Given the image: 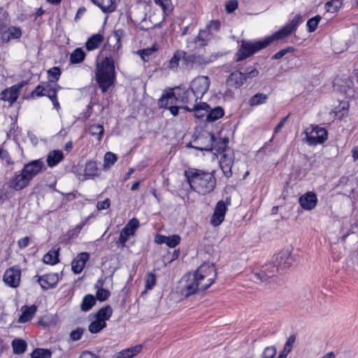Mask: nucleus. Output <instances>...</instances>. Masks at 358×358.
I'll return each instance as SVG.
<instances>
[{"instance_id": "nucleus-1", "label": "nucleus", "mask_w": 358, "mask_h": 358, "mask_svg": "<svg viewBox=\"0 0 358 358\" xmlns=\"http://www.w3.org/2000/svg\"><path fill=\"white\" fill-rule=\"evenodd\" d=\"M217 272L213 264H202L194 273H187L180 280V293L185 298L207 289L215 280Z\"/></svg>"}, {"instance_id": "nucleus-2", "label": "nucleus", "mask_w": 358, "mask_h": 358, "mask_svg": "<svg viewBox=\"0 0 358 358\" xmlns=\"http://www.w3.org/2000/svg\"><path fill=\"white\" fill-rule=\"evenodd\" d=\"M300 15H295L289 24L273 33L271 36L266 37L263 41H258L254 43L248 41H243L236 53V62L245 59L259 50L266 48L275 40H280L287 37L296 30L300 23Z\"/></svg>"}, {"instance_id": "nucleus-3", "label": "nucleus", "mask_w": 358, "mask_h": 358, "mask_svg": "<svg viewBox=\"0 0 358 358\" xmlns=\"http://www.w3.org/2000/svg\"><path fill=\"white\" fill-rule=\"evenodd\" d=\"M123 35L124 31L122 29H117L114 31L113 37L116 43L113 45V54L106 55L103 59L96 64L95 78L103 93L106 92L115 80V69L113 57L115 55L117 54V51L121 48V39Z\"/></svg>"}, {"instance_id": "nucleus-4", "label": "nucleus", "mask_w": 358, "mask_h": 358, "mask_svg": "<svg viewBox=\"0 0 358 358\" xmlns=\"http://www.w3.org/2000/svg\"><path fill=\"white\" fill-rule=\"evenodd\" d=\"M184 174L191 189L200 194L210 193L216 186L214 171L206 172L196 169H189Z\"/></svg>"}, {"instance_id": "nucleus-5", "label": "nucleus", "mask_w": 358, "mask_h": 358, "mask_svg": "<svg viewBox=\"0 0 358 358\" xmlns=\"http://www.w3.org/2000/svg\"><path fill=\"white\" fill-rule=\"evenodd\" d=\"M215 141V136L210 132L203 130L190 142L187 147L199 150L210 151L213 150V143Z\"/></svg>"}, {"instance_id": "nucleus-6", "label": "nucleus", "mask_w": 358, "mask_h": 358, "mask_svg": "<svg viewBox=\"0 0 358 358\" xmlns=\"http://www.w3.org/2000/svg\"><path fill=\"white\" fill-rule=\"evenodd\" d=\"M158 104L160 108H168L170 113L174 116L178 114L180 108L183 109V106L179 105L181 104V103L178 99L177 88L174 92H167L165 95H162L159 99Z\"/></svg>"}, {"instance_id": "nucleus-7", "label": "nucleus", "mask_w": 358, "mask_h": 358, "mask_svg": "<svg viewBox=\"0 0 358 358\" xmlns=\"http://www.w3.org/2000/svg\"><path fill=\"white\" fill-rule=\"evenodd\" d=\"M29 80H25L7 87L0 93V100L8 101L9 106H12L19 98L22 89L29 84Z\"/></svg>"}, {"instance_id": "nucleus-8", "label": "nucleus", "mask_w": 358, "mask_h": 358, "mask_svg": "<svg viewBox=\"0 0 358 358\" xmlns=\"http://www.w3.org/2000/svg\"><path fill=\"white\" fill-rule=\"evenodd\" d=\"M259 75V71L256 69H252L247 73H242L239 71L231 73L227 80L229 86L238 88L242 86L248 78H253Z\"/></svg>"}, {"instance_id": "nucleus-9", "label": "nucleus", "mask_w": 358, "mask_h": 358, "mask_svg": "<svg viewBox=\"0 0 358 358\" xmlns=\"http://www.w3.org/2000/svg\"><path fill=\"white\" fill-rule=\"evenodd\" d=\"M308 130L309 129H306L305 134L306 141L309 145L322 144L327 139V131L323 127L316 126L312 127L310 131Z\"/></svg>"}, {"instance_id": "nucleus-10", "label": "nucleus", "mask_w": 358, "mask_h": 358, "mask_svg": "<svg viewBox=\"0 0 358 358\" xmlns=\"http://www.w3.org/2000/svg\"><path fill=\"white\" fill-rule=\"evenodd\" d=\"M216 57L214 55L209 57L203 55H187L185 59V66L187 69H192L194 68H204L207 64L215 61Z\"/></svg>"}, {"instance_id": "nucleus-11", "label": "nucleus", "mask_w": 358, "mask_h": 358, "mask_svg": "<svg viewBox=\"0 0 358 358\" xmlns=\"http://www.w3.org/2000/svg\"><path fill=\"white\" fill-rule=\"evenodd\" d=\"M355 84L350 77L336 78L334 83L335 90L345 94L347 97L355 95Z\"/></svg>"}, {"instance_id": "nucleus-12", "label": "nucleus", "mask_w": 358, "mask_h": 358, "mask_svg": "<svg viewBox=\"0 0 358 358\" xmlns=\"http://www.w3.org/2000/svg\"><path fill=\"white\" fill-rule=\"evenodd\" d=\"M31 180L21 169L14 173L13 177L9 180L8 185L11 189L15 191H21L30 185Z\"/></svg>"}, {"instance_id": "nucleus-13", "label": "nucleus", "mask_w": 358, "mask_h": 358, "mask_svg": "<svg viewBox=\"0 0 358 358\" xmlns=\"http://www.w3.org/2000/svg\"><path fill=\"white\" fill-rule=\"evenodd\" d=\"M210 79L208 76H198L190 83L189 87L200 99L207 92L210 86Z\"/></svg>"}, {"instance_id": "nucleus-14", "label": "nucleus", "mask_w": 358, "mask_h": 358, "mask_svg": "<svg viewBox=\"0 0 358 358\" xmlns=\"http://www.w3.org/2000/svg\"><path fill=\"white\" fill-rule=\"evenodd\" d=\"M227 204H231V199L229 197L226 199V202L219 201L217 203L210 220V223L214 227L219 226L224 221L225 213L227 210Z\"/></svg>"}, {"instance_id": "nucleus-15", "label": "nucleus", "mask_w": 358, "mask_h": 358, "mask_svg": "<svg viewBox=\"0 0 358 358\" xmlns=\"http://www.w3.org/2000/svg\"><path fill=\"white\" fill-rule=\"evenodd\" d=\"M235 155L232 150H228L221 155L220 159V166L222 169L223 174L227 178L231 177L232 166L234 163Z\"/></svg>"}, {"instance_id": "nucleus-16", "label": "nucleus", "mask_w": 358, "mask_h": 358, "mask_svg": "<svg viewBox=\"0 0 358 358\" xmlns=\"http://www.w3.org/2000/svg\"><path fill=\"white\" fill-rule=\"evenodd\" d=\"M44 166V162L41 159H35L24 164L22 170L31 181L42 171Z\"/></svg>"}, {"instance_id": "nucleus-17", "label": "nucleus", "mask_w": 358, "mask_h": 358, "mask_svg": "<svg viewBox=\"0 0 358 358\" xmlns=\"http://www.w3.org/2000/svg\"><path fill=\"white\" fill-rule=\"evenodd\" d=\"M178 99L180 101L181 104H186V106H192L197 103L199 97L196 94L190 89H184L178 87Z\"/></svg>"}, {"instance_id": "nucleus-18", "label": "nucleus", "mask_w": 358, "mask_h": 358, "mask_svg": "<svg viewBox=\"0 0 358 358\" xmlns=\"http://www.w3.org/2000/svg\"><path fill=\"white\" fill-rule=\"evenodd\" d=\"M279 270L276 264L269 262L264 265L259 272L255 273V277L262 282H266L275 277Z\"/></svg>"}, {"instance_id": "nucleus-19", "label": "nucleus", "mask_w": 358, "mask_h": 358, "mask_svg": "<svg viewBox=\"0 0 358 358\" xmlns=\"http://www.w3.org/2000/svg\"><path fill=\"white\" fill-rule=\"evenodd\" d=\"M218 38V36H215V34L206 27L204 29L199 31V34L194 38V43H198L201 47H203L207 45L211 41Z\"/></svg>"}, {"instance_id": "nucleus-20", "label": "nucleus", "mask_w": 358, "mask_h": 358, "mask_svg": "<svg viewBox=\"0 0 358 358\" xmlns=\"http://www.w3.org/2000/svg\"><path fill=\"white\" fill-rule=\"evenodd\" d=\"M59 281V275L57 273H51L38 276V282H39L41 288L47 290L50 288L54 287Z\"/></svg>"}, {"instance_id": "nucleus-21", "label": "nucleus", "mask_w": 358, "mask_h": 358, "mask_svg": "<svg viewBox=\"0 0 358 358\" xmlns=\"http://www.w3.org/2000/svg\"><path fill=\"white\" fill-rule=\"evenodd\" d=\"M3 281L11 287H17L20 284V271L13 268L6 270L3 275Z\"/></svg>"}, {"instance_id": "nucleus-22", "label": "nucleus", "mask_w": 358, "mask_h": 358, "mask_svg": "<svg viewBox=\"0 0 358 358\" xmlns=\"http://www.w3.org/2000/svg\"><path fill=\"white\" fill-rule=\"evenodd\" d=\"M317 202L316 194L313 192H308L305 194L302 195L299 198V203L301 206L308 210L313 209Z\"/></svg>"}, {"instance_id": "nucleus-23", "label": "nucleus", "mask_w": 358, "mask_h": 358, "mask_svg": "<svg viewBox=\"0 0 358 358\" xmlns=\"http://www.w3.org/2000/svg\"><path fill=\"white\" fill-rule=\"evenodd\" d=\"M276 263L280 270L284 271L289 268L293 263V258L288 250H282L276 256Z\"/></svg>"}, {"instance_id": "nucleus-24", "label": "nucleus", "mask_w": 358, "mask_h": 358, "mask_svg": "<svg viewBox=\"0 0 358 358\" xmlns=\"http://www.w3.org/2000/svg\"><path fill=\"white\" fill-rule=\"evenodd\" d=\"M89 259L90 255L87 252H81L78 254L71 263L72 271L73 273L76 274L80 273Z\"/></svg>"}, {"instance_id": "nucleus-25", "label": "nucleus", "mask_w": 358, "mask_h": 358, "mask_svg": "<svg viewBox=\"0 0 358 358\" xmlns=\"http://www.w3.org/2000/svg\"><path fill=\"white\" fill-rule=\"evenodd\" d=\"M182 108L186 111H194V116L196 118L202 119L204 117H207L210 107L206 103H199L194 105L192 108H190L189 106H183Z\"/></svg>"}, {"instance_id": "nucleus-26", "label": "nucleus", "mask_w": 358, "mask_h": 358, "mask_svg": "<svg viewBox=\"0 0 358 358\" xmlns=\"http://www.w3.org/2000/svg\"><path fill=\"white\" fill-rule=\"evenodd\" d=\"M187 52L178 50L174 53L172 57L169 60L167 67L173 71H176L178 70L180 61L182 59L183 64L185 65V59L187 57Z\"/></svg>"}, {"instance_id": "nucleus-27", "label": "nucleus", "mask_w": 358, "mask_h": 358, "mask_svg": "<svg viewBox=\"0 0 358 358\" xmlns=\"http://www.w3.org/2000/svg\"><path fill=\"white\" fill-rule=\"evenodd\" d=\"M104 36L101 33H97L91 36L85 43V48L88 51H92L97 49L103 41Z\"/></svg>"}, {"instance_id": "nucleus-28", "label": "nucleus", "mask_w": 358, "mask_h": 358, "mask_svg": "<svg viewBox=\"0 0 358 358\" xmlns=\"http://www.w3.org/2000/svg\"><path fill=\"white\" fill-rule=\"evenodd\" d=\"M37 308L35 305L31 306H24L22 308V314L20 315L18 322L24 323L30 321L35 315Z\"/></svg>"}, {"instance_id": "nucleus-29", "label": "nucleus", "mask_w": 358, "mask_h": 358, "mask_svg": "<svg viewBox=\"0 0 358 358\" xmlns=\"http://www.w3.org/2000/svg\"><path fill=\"white\" fill-rule=\"evenodd\" d=\"M99 6L103 13H112L116 8L115 0H91Z\"/></svg>"}, {"instance_id": "nucleus-30", "label": "nucleus", "mask_w": 358, "mask_h": 358, "mask_svg": "<svg viewBox=\"0 0 358 358\" xmlns=\"http://www.w3.org/2000/svg\"><path fill=\"white\" fill-rule=\"evenodd\" d=\"M64 159L63 152L59 150L50 151L47 156V164L48 166L53 167L57 165Z\"/></svg>"}, {"instance_id": "nucleus-31", "label": "nucleus", "mask_w": 358, "mask_h": 358, "mask_svg": "<svg viewBox=\"0 0 358 358\" xmlns=\"http://www.w3.org/2000/svg\"><path fill=\"white\" fill-rule=\"evenodd\" d=\"M142 345H137L130 348L122 350L114 358H132L142 350Z\"/></svg>"}, {"instance_id": "nucleus-32", "label": "nucleus", "mask_w": 358, "mask_h": 358, "mask_svg": "<svg viewBox=\"0 0 358 358\" xmlns=\"http://www.w3.org/2000/svg\"><path fill=\"white\" fill-rule=\"evenodd\" d=\"M113 313V308L110 306L107 305L104 307H102L100 308L94 315V317L96 318L101 321H104L105 322L106 320H108L110 317L112 316Z\"/></svg>"}, {"instance_id": "nucleus-33", "label": "nucleus", "mask_w": 358, "mask_h": 358, "mask_svg": "<svg viewBox=\"0 0 358 358\" xmlns=\"http://www.w3.org/2000/svg\"><path fill=\"white\" fill-rule=\"evenodd\" d=\"M84 175L85 178L99 176V169L94 161L87 162L85 166Z\"/></svg>"}, {"instance_id": "nucleus-34", "label": "nucleus", "mask_w": 358, "mask_h": 358, "mask_svg": "<svg viewBox=\"0 0 358 358\" xmlns=\"http://www.w3.org/2000/svg\"><path fill=\"white\" fill-rule=\"evenodd\" d=\"M224 114V110L220 106H217L210 110H208L206 121L214 122L221 118Z\"/></svg>"}, {"instance_id": "nucleus-35", "label": "nucleus", "mask_w": 358, "mask_h": 358, "mask_svg": "<svg viewBox=\"0 0 358 358\" xmlns=\"http://www.w3.org/2000/svg\"><path fill=\"white\" fill-rule=\"evenodd\" d=\"M96 303L95 297L92 294L85 295L80 304V309L83 311H89Z\"/></svg>"}, {"instance_id": "nucleus-36", "label": "nucleus", "mask_w": 358, "mask_h": 358, "mask_svg": "<svg viewBox=\"0 0 358 358\" xmlns=\"http://www.w3.org/2000/svg\"><path fill=\"white\" fill-rule=\"evenodd\" d=\"M268 96L263 93H257L249 99V105L252 107L265 103Z\"/></svg>"}, {"instance_id": "nucleus-37", "label": "nucleus", "mask_w": 358, "mask_h": 358, "mask_svg": "<svg viewBox=\"0 0 358 358\" xmlns=\"http://www.w3.org/2000/svg\"><path fill=\"white\" fill-rule=\"evenodd\" d=\"M87 131L92 136H95L98 141H100L103 136L104 129L101 124H93L89 127Z\"/></svg>"}, {"instance_id": "nucleus-38", "label": "nucleus", "mask_w": 358, "mask_h": 358, "mask_svg": "<svg viewBox=\"0 0 358 358\" xmlns=\"http://www.w3.org/2000/svg\"><path fill=\"white\" fill-rule=\"evenodd\" d=\"M13 352L17 355L24 353L27 348L25 341L22 339H14L12 342Z\"/></svg>"}, {"instance_id": "nucleus-39", "label": "nucleus", "mask_w": 358, "mask_h": 358, "mask_svg": "<svg viewBox=\"0 0 358 358\" xmlns=\"http://www.w3.org/2000/svg\"><path fill=\"white\" fill-rule=\"evenodd\" d=\"M296 340L294 335L289 336L287 342L285 344L282 351L280 352L278 358H287L288 354L292 351L293 344Z\"/></svg>"}, {"instance_id": "nucleus-40", "label": "nucleus", "mask_w": 358, "mask_h": 358, "mask_svg": "<svg viewBox=\"0 0 358 358\" xmlns=\"http://www.w3.org/2000/svg\"><path fill=\"white\" fill-rule=\"evenodd\" d=\"M106 322L95 318V320L90 324L88 329L92 334H97L106 328Z\"/></svg>"}, {"instance_id": "nucleus-41", "label": "nucleus", "mask_w": 358, "mask_h": 358, "mask_svg": "<svg viewBox=\"0 0 358 358\" xmlns=\"http://www.w3.org/2000/svg\"><path fill=\"white\" fill-rule=\"evenodd\" d=\"M85 52L80 48H78L71 54L70 61L72 64H78L82 62L85 59Z\"/></svg>"}, {"instance_id": "nucleus-42", "label": "nucleus", "mask_w": 358, "mask_h": 358, "mask_svg": "<svg viewBox=\"0 0 358 358\" xmlns=\"http://www.w3.org/2000/svg\"><path fill=\"white\" fill-rule=\"evenodd\" d=\"M228 138H220L216 143H213V150L222 155L228 150H231L228 148Z\"/></svg>"}, {"instance_id": "nucleus-43", "label": "nucleus", "mask_w": 358, "mask_h": 358, "mask_svg": "<svg viewBox=\"0 0 358 358\" xmlns=\"http://www.w3.org/2000/svg\"><path fill=\"white\" fill-rule=\"evenodd\" d=\"M158 49V45L154 44L151 48H148L138 51V54L144 62H148L150 57L153 55Z\"/></svg>"}, {"instance_id": "nucleus-44", "label": "nucleus", "mask_w": 358, "mask_h": 358, "mask_svg": "<svg viewBox=\"0 0 358 358\" xmlns=\"http://www.w3.org/2000/svg\"><path fill=\"white\" fill-rule=\"evenodd\" d=\"M43 261L45 264L54 265L59 262V253L57 251H49L43 256Z\"/></svg>"}, {"instance_id": "nucleus-45", "label": "nucleus", "mask_w": 358, "mask_h": 358, "mask_svg": "<svg viewBox=\"0 0 358 358\" xmlns=\"http://www.w3.org/2000/svg\"><path fill=\"white\" fill-rule=\"evenodd\" d=\"M98 284H100V285L102 286L103 282H101V280H99L95 285V287L98 288L96 293V299L100 301H104L106 299H108V298L110 295V293L108 289H103V288H99Z\"/></svg>"}, {"instance_id": "nucleus-46", "label": "nucleus", "mask_w": 358, "mask_h": 358, "mask_svg": "<svg viewBox=\"0 0 358 358\" xmlns=\"http://www.w3.org/2000/svg\"><path fill=\"white\" fill-rule=\"evenodd\" d=\"M134 234V233L132 231V229L124 227L120 231L117 243L120 244L122 247H124L129 237L132 236Z\"/></svg>"}, {"instance_id": "nucleus-47", "label": "nucleus", "mask_w": 358, "mask_h": 358, "mask_svg": "<svg viewBox=\"0 0 358 358\" xmlns=\"http://www.w3.org/2000/svg\"><path fill=\"white\" fill-rule=\"evenodd\" d=\"M51 351L43 348H36L31 354V358H51Z\"/></svg>"}, {"instance_id": "nucleus-48", "label": "nucleus", "mask_w": 358, "mask_h": 358, "mask_svg": "<svg viewBox=\"0 0 358 358\" xmlns=\"http://www.w3.org/2000/svg\"><path fill=\"white\" fill-rule=\"evenodd\" d=\"M62 71L58 66L50 68L48 71V75L50 83H56L60 78Z\"/></svg>"}, {"instance_id": "nucleus-49", "label": "nucleus", "mask_w": 358, "mask_h": 358, "mask_svg": "<svg viewBox=\"0 0 358 358\" xmlns=\"http://www.w3.org/2000/svg\"><path fill=\"white\" fill-rule=\"evenodd\" d=\"M117 159L115 154L111 152H107L103 157V167L104 169L110 168L113 165Z\"/></svg>"}, {"instance_id": "nucleus-50", "label": "nucleus", "mask_w": 358, "mask_h": 358, "mask_svg": "<svg viewBox=\"0 0 358 358\" xmlns=\"http://www.w3.org/2000/svg\"><path fill=\"white\" fill-rule=\"evenodd\" d=\"M155 2L159 5L166 15H168L173 10V6L171 0H155Z\"/></svg>"}, {"instance_id": "nucleus-51", "label": "nucleus", "mask_w": 358, "mask_h": 358, "mask_svg": "<svg viewBox=\"0 0 358 358\" xmlns=\"http://www.w3.org/2000/svg\"><path fill=\"white\" fill-rule=\"evenodd\" d=\"M342 2L341 0H331L326 3L325 9L327 12L334 13L341 8Z\"/></svg>"}, {"instance_id": "nucleus-52", "label": "nucleus", "mask_w": 358, "mask_h": 358, "mask_svg": "<svg viewBox=\"0 0 358 358\" xmlns=\"http://www.w3.org/2000/svg\"><path fill=\"white\" fill-rule=\"evenodd\" d=\"M156 284V275L155 273L150 272L145 277V289L148 290L152 289Z\"/></svg>"}, {"instance_id": "nucleus-53", "label": "nucleus", "mask_w": 358, "mask_h": 358, "mask_svg": "<svg viewBox=\"0 0 358 358\" xmlns=\"http://www.w3.org/2000/svg\"><path fill=\"white\" fill-rule=\"evenodd\" d=\"M320 20L321 17L320 15H316L308 20L307 27L309 32H313L316 30Z\"/></svg>"}, {"instance_id": "nucleus-54", "label": "nucleus", "mask_w": 358, "mask_h": 358, "mask_svg": "<svg viewBox=\"0 0 358 358\" xmlns=\"http://www.w3.org/2000/svg\"><path fill=\"white\" fill-rule=\"evenodd\" d=\"M180 237L178 235L166 236L165 244L169 248H175L180 243Z\"/></svg>"}, {"instance_id": "nucleus-55", "label": "nucleus", "mask_w": 358, "mask_h": 358, "mask_svg": "<svg viewBox=\"0 0 358 358\" xmlns=\"http://www.w3.org/2000/svg\"><path fill=\"white\" fill-rule=\"evenodd\" d=\"M295 48L292 46L282 49L272 56V59H280L285 56L287 53L293 52Z\"/></svg>"}, {"instance_id": "nucleus-56", "label": "nucleus", "mask_w": 358, "mask_h": 358, "mask_svg": "<svg viewBox=\"0 0 358 358\" xmlns=\"http://www.w3.org/2000/svg\"><path fill=\"white\" fill-rule=\"evenodd\" d=\"M53 83H50V81H48L45 86H43L44 87V96H48L49 99H51L54 96H57L56 94H55V90H54V87H53V85H52Z\"/></svg>"}, {"instance_id": "nucleus-57", "label": "nucleus", "mask_w": 358, "mask_h": 358, "mask_svg": "<svg viewBox=\"0 0 358 358\" xmlns=\"http://www.w3.org/2000/svg\"><path fill=\"white\" fill-rule=\"evenodd\" d=\"M84 331V328L80 327H77L76 329L71 331V332L70 333V338L73 341H79L81 338Z\"/></svg>"}, {"instance_id": "nucleus-58", "label": "nucleus", "mask_w": 358, "mask_h": 358, "mask_svg": "<svg viewBox=\"0 0 358 358\" xmlns=\"http://www.w3.org/2000/svg\"><path fill=\"white\" fill-rule=\"evenodd\" d=\"M215 36H218L217 34L220 31L221 23L219 20H211L206 26Z\"/></svg>"}, {"instance_id": "nucleus-59", "label": "nucleus", "mask_w": 358, "mask_h": 358, "mask_svg": "<svg viewBox=\"0 0 358 358\" xmlns=\"http://www.w3.org/2000/svg\"><path fill=\"white\" fill-rule=\"evenodd\" d=\"M6 30L11 39L19 38L22 35L21 29L16 27H10Z\"/></svg>"}, {"instance_id": "nucleus-60", "label": "nucleus", "mask_w": 358, "mask_h": 358, "mask_svg": "<svg viewBox=\"0 0 358 358\" xmlns=\"http://www.w3.org/2000/svg\"><path fill=\"white\" fill-rule=\"evenodd\" d=\"M276 348L274 346L266 347L263 352V358H274L276 355Z\"/></svg>"}, {"instance_id": "nucleus-61", "label": "nucleus", "mask_w": 358, "mask_h": 358, "mask_svg": "<svg viewBox=\"0 0 358 358\" xmlns=\"http://www.w3.org/2000/svg\"><path fill=\"white\" fill-rule=\"evenodd\" d=\"M0 158L2 160H5L7 164L13 165L14 162L12 160L8 152L2 148L0 149Z\"/></svg>"}, {"instance_id": "nucleus-62", "label": "nucleus", "mask_w": 358, "mask_h": 358, "mask_svg": "<svg viewBox=\"0 0 358 358\" xmlns=\"http://www.w3.org/2000/svg\"><path fill=\"white\" fill-rule=\"evenodd\" d=\"M110 200L107 198L104 201H98L96 203V208L99 210H106L110 208Z\"/></svg>"}, {"instance_id": "nucleus-63", "label": "nucleus", "mask_w": 358, "mask_h": 358, "mask_svg": "<svg viewBox=\"0 0 358 358\" xmlns=\"http://www.w3.org/2000/svg\"><path fill=\"white\" fill-rule=\"evenodd\" d=\"M44 87L43 86L38 85L36 87V88L31 92V96L32 97L34 96H44Z\"/></svg>"}, {"instance_id": "nucleus-64", "label": "nucleus", "mask_w": 358, "mask_h": 358, "mask_svg": "<svg viewBox=\"0 0 358 358\" xmlns=\"http://www.w3.org/2000/svg\"><path fill=\"white\" fill-rule=\"evenodd\" d=\"M138 220L136 218H132L128 222V223L124 227H128L130 229H132V231L134 233L135 230L138 227Z\"/></svg>"}]
</instances>
